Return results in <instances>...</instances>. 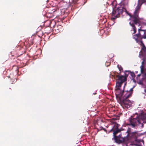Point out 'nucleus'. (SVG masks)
I'll return each mask as SVG.
<instances>
[{"instance_id":"423d86ee","label":"nucleus","mask_w":146,"mask_h":146,"mask_svg":"<svg viewBox=\"0 0 146 146\" xmlns=\"http://www.w3.org/2000/svg\"><path fill=\"white\" fill-rule=\"evenodd\" d=\"M139 54V57L141 58L142 57H146V54L145 52L146 51V47L145 46H143Z\"/></svg>"},{"instance_id":"20e7f679","label":"nucleus","mask_w":146,"mask_h":146,"mask_svg":"<svg viewBox=\"0 0 146 146\" xmlns=\"http://www.w3.org/2000/svg\"><path fill=\"white\" fill-rule=\"evenodd\" d=\"M124 12L127 13H128L126 9L122 6L118 7L116 9H113L112 12V16L113 17L112 18V19L114 20L119 17L122 13Z\"/></svg>"},{"instance_id":"5701e85b","label":"nucleus","mask_w":146,"mask_h":146,"mask_svg":"<svg viewBox=\"0 0 146 146\" xmlns=\"http://www.w3.org/2000/svg\"><path fill=\"white\" fill-rule=\"evenodd\" d=\"M104 131H106V129H104Z\"/></svg>"},{"instance_id":"f3484780","label":"nucleus","mask_w":146,"mask_h":146,"mask_svg":"<svg viewBox=\"0 0 146 146\" xmlns=\"http://www.w3.org/2000/svg\"><path fill=\"white\" fill-rule=\"evenodd\" d=\"M117 67L119 70L120 71H121L122 70H123V68L121 66H118Z\"/></svg>"},{"instance_id":"dca6fc26","label":"nucleus","mask_w":146,"mask_h":146,"mask_svg":"<svg viewBox=\"0 0 146 146\" xmlns=\"http://www.w3.org/2000/svg\"><path fill=\"white\" fill-rule=\"evenodd\" d=\"M140 42H141V44L140 45L143 46H145V45L143 43V41L142 40V39H141V40L140 41Z\"/></svg>"},{"instance_id":"0eeeda50","label":"nucleus","mask_w":146,"mask_h":146,"mask_svg":"<svg viewBox=\"0 0 146 146\" xmlns=\"http://www.w3.org/2000/svg\"><path fill=\"white\" fill-rule=\"evenodd\" d=\"M114 139L115 142L119 144L122 143L125 141V138H122L121 139H120L118 138V137L117 136H114Z\"/></svg>"},{"instance_id":"ddd939ff","label":"nucleus","mask_w":146,"mask_h":146,"mask_svg":"<svg viewBox=\"0 0 146 146\" xmlns=\"http://www.w3.org/2000/svg\"><path fill=\"white\" fill-rule=\"evenodd\" d=\"M143 57V58L142 59V60H143V61H142L141 62L142 65H143V66H144V62H145V61L146 60V57Z\"/></svg>"},{"instance_id":"aec40b11","label":"nucleus","mask_w":146,"mask_h":146,"mask_svg":"<svg viewBox=\"0 0 146 146\" xmlns=\"http://www.w3.org/2000/svg\"><path fill=\"white\" fill-rule=\"evenodd\" d=\"M141 76V74H139L137 75V78L138 77H139Z\"/></svg>"},{"instance_id":"9d476101","label":"nucleus","mask_w":146,"mask_h":146,"mask_svg":"<svg viewBox=\"0 0 146 146\" xmlns=\"http://www.w3.org/2000/svg\"><path fill=\"white\" fill-rule=\"evenodd\" d=\"M141 34H140V33L138 32V33L137 34H136L134 35V37H135V38H138L140 37L141 38Z\"/></svg>"},{"instance_id":"7ed1b4c3","label":"nucleus","mask_w":146,"mask_h":146,"mask_svg":"<svg viewBox=\"0 0 146 146\" xmlns=\"http://www.w3.org/2000/svg\"><path fill=\"white\" fill-rule=\"evenodd\" d=\"M140 119L143 120H146V113L141 115H138L135 118H130L129 119V123L128 125L131 126L133 128H137L138 126L141 125L142 128L143 127V125L141 123L140 120Z\"/></svg>"},{"instance_id":"f257e3e1","label":"nucleus","mask_w":146,"mask_h":146,"mask_svg":"<svg viewBox=\"0 0 146 146\" xmlns=\"http://www.w3.org/2000/svg\"><path fill=\"white\" fill-rule=\"evenodd\" d=\"M128 74L127 75L125 73V76L116 75L115 78L116 80V91L115 94L117 97L119 98V100H122L121 101V104L127 108H129L131 106V101L128 99L130 98L132 94L133 87L131 88L129 90L124 91V88L126 84L125 83L123 91L120 90V88L121 87L123 83L126 82L127 80V78Z\"/></svg>"},{"instance_id":"4be33fe9","label":"nucleus","mask_w":146,"mask_h":146,"mask_svg":"<svg viewBox=\"0 0 146 146\" xmlns=\"http://www.w3.org/2000/svg\"><path fill=\"white\" fill-rule=\"evenodd\" d=\"M78 0H75V1L77 2Z\"/></svg>"},{"instance_id":"4468645a","label":"nucleus","mask_w":146,"mask_h":146,"mask_svg":"<svg viewBox=\"0 0 146 146\" xmlns=\"http://www.w3.org/2000/svg\"><path fill=\"white\" fill-rule=\"evenodd\" d=\"M136 141L139 142H142L143 143V144H144V141L143 140L137 139Z\"/></svg>"},{"instance_id":"f8f14e48","label":"nucleus","mask_w":146,"mask_h":146,"mask_svg":"<svg viewBox=\"0 0 146 146\" xmlns=\"http://www.w3.org/2000/svg\"><path fill=\"white\" fill-rule=\"evenodd\" d=\"M126 72H128L130 74L132 78L133 79H134L135 78V75L134 73L133 72H131L130 71H126Z\"/></svg>"},{"instance_id":"a211bd4d","label":"nucleus","mask_w":146,"mask_h":146,"mask_svg":"<svg viewBox=\"0 0 146 146\" xmlns=\"http://www.w3.org/2000/svg\"><path fill=\"white\" fill-rule=\"evenodd\" d=\"M143 38L144 39H146V30L145 31V35L144 36H143Z\"/></svg>"},{"instance_id":"412c9836","label":"nucleus","mask_w":146,"mask_h":146,"mask_svg":"<svg viewBox=\"0 0 146 146\" xmlns=\"http://www.w3.org/2000/svg\"><path fill=\"white\" fill-rule=\"evenodd\" d=\"M143 2H146V0H141Z\"/></svg>"},{"instance_id":"39448f33","label":"nucleus","mask_w":146,"mask_h":146,"mask_svg":"<svg viewBox=\"0 0 146 146\" xmlns=\"http://www.w3.org/2000/svg\"><path fill=\"white\" fill-rule=\"evenodd\" d=\"M126 133H127L126 136L131 138H136L139 135L137 131L131 132V129L130 128H128Z\"/></svg>"},{"instance_id":"6ab92c4d","label":"nucleus","mask_w":146,"mask_h":146,"mask_svg":"<svg viewBox=\"0 0 146 146\" xmlns=\"http://www.w3.org/2000/svg\"><path fill=\"white\" fill-rule=\"evenodd\" d=\"M133 38H134L135 39V40L138 43V42H140V40H138V38L137 39V38H135V37H134Z\"/></svg>"},{"instance_id":"b1692460","label":"nucleus","mask_w":146,"mask_h":146,"mask_svg":"<svg viewBox=\"0 0 146 146\" xmlns=\"http://www.w3.org/2000/svg\"><path fill=\"white\" fill-rule=\"evenodd\" d=\"M112 146H115V145H112Z\"/></svg>"},{"instance_id":"1a4fd4ad","label":"nucleus","mask_w":146,"mask_h":146,"mask_svg":"<svg viewBox=\"0 0 146 146\" xmlns=\"http://www.w3.org/2000/svg\"><path fill=\"white\" fill-rule=\"evenodd\" d=\"M121 131V130L118 129L117 127V129L115 130H113V135H114V136H116L115 135L119 132Z\"/></svg>"},{"instance_id":"9b49d317","label":"nucleus","mask_w":146,"mask_h":146,"mask_svg":"<svg viewBox=\"0 0 146 146\" xmlns=\"http://www.w3.org/2000/svg\"><path fill=\"white\" fill-rule=\"evenodd\" d=\"M140 68L141 73L142 74L144 73L145 72V68H144V66H143V65H141L140 66Z\"/></svg>"},{"instance_id":"f03ea898","label":"nucleus","mask_w":146,"mask_h":146,"mask_svg":"<svg viewBox=\"0 0 146 146\" xmlns=\"http://www.w3.org/2000/svg\"><path fill=\"white\" fill-rule=\"evenodd\" d=\"M139 7H137L133 15H129L130 16V20H131L129 24L132 28V30H131V31H133V34H135L136 32L137 28L136 26H140V18L139 17Z\"/></svg>"},{"instance_id":"6e6552de","label":"nucleus","mask_w":146,"mask_h":146,"mask_svg":"<svg viewBox=\"0 0 146 146\" xmlns=\"http://www.w3.org/2000/svg\"><path fill=\"white\" fill-rule=\"evenodd\" d=\"M139 29H138V31L140 33V34H141V39H142L143 38V36H144L145 32V30H142L141 29H140L141 27H139Z\"/></svg>"},{"instance_id":"2eb2a0df","label":"nucleus","mask_w":146,"mask_h":146,"mask_svg":"<svg viewBox=\"0 0 146 146\" xmlns=\"http://www.w3.org/2000/svg\"><path fill=\"white\" fill-rule=\"evenodd\" d=\"M140 42H141V44L140 45L143 46H145V45L143 43V41L142 40V39H141V40L140 41Z\"/></svg>"}]
</instances>
